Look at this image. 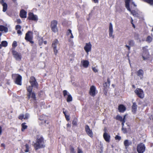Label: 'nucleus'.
<instances>
[{
	"mask_svg": "<svg viewBox=\"0 0 153 153\" xmlns=\"http://www.w3.org/2000/svg\"><path fill=\"white\" fill-rule=\"evenodd\" d=\"M6 13L7 14V15H8L9 16H10L11 15V13L10 12H9L8 11H7V12H6Z\"/></svg>",
	"mask_w": 153,
	"mask_h": 153,
	"instance_id": "5fc2aeb1",
	"label": "nucleus"
},
{
	"mask_svg": "<svg viewBox=\"0 0 153 153\" xmlns=\"http://www.w3.org/2000/svg\"><path fill=\"white\" fill-rule=\"evenodd\" d=\"M20 16L22 18H26L27 17V12L24 10H22L20 13Z\"/></svg>",
	"mask_w": 153,
	"mask_h": 153,
	"instance_id": "412c9836",
	"label": "nucleus"
},
{
	"mask_svg": "<svg viewBox=\"0 0 153 153\" xmlns=\"http://www.w3.org/2000/svg\"><path fill=\"white\" fill-rule=\"evenodd\" d=\"M137 76L140 77V79H142L143 77V71L141 69H139L137 72Z\"/></svg>",
	"mask_w": 153,
	"mask_h": 153,
	"instance_id": "4be33fe9",
	"label": "nucleus"
},
{
	"mask_svg": "<svg viewBox=\"0 0 153 153\" xmlns=\"http://www.w3.org/2000/svg\"><path fill=\"white\" fill-rule=\"evenodd\" d=\"M103 137L104 140L106 141L109 142L110 141V136L109 134L105 132L103 134Z\"/></svg>",
	"mask_w": 153,
	"mask_h": 153,
	"instance_id": "6ab92c4d",
	"label": "nucleus"
},
{
	"mask_svg": "<svg viewBox=\"0 0 153 153\" xmlns=\"http://www.w3.org/2000/svg\"><path fill=\"white\" fill-rule=\"evenodd\" d=\"M2 133V129H1V128L0 126V135Z\"/></svg>",
	"mask_w": 153,
	"mask_h": 153,
	"instance_id": "0e129e2a",
	"label": "nucleus"
},
{
	"mask_svg": "<svg viewBox=\"0 0 153 153\" xmlns=\"http://www.w3.org/2000/svg\"><path fill=\"white\" fill-rule=\"evenodd\" d=\"M17 46V42L16 41H14L13 42L12 44V46L14 48L16 47Z\"/></svg>",
	"mask_w": 153,
	"mask_h": 153,
	"instance_id": "58836bf2",
	"label": "nucleus"
},
{
	"mask_svg": "<svg viewBox=\"0 0 153 153\" xmlns=\"http://www.w3.org/2000/svg\"><path fill=\"white\" fill-rule=\"evenodd\" d=\"M28 19L29 20H32L35 21H37L38 20L37 16L36 15H34L33 13L31 12L29 13Z\"/></svg>",
	"mask_w": 153,
	"mask_h": 153,
	"instance_id": "1a4fd4ad",
	"label": "nucleus"
},
{
	"mask_svg": "<svg viewBox=\"0 0 153 153\" xmlns=\"http://www.w3.org/2000/svg\"><path fill=\"white\" fill-rule=\"evenodd\" d=\"M33 87L31 86H29L27 88V91L28 92L27 96H36L34 92L32 91Z\"/></svg>",
	"mask_w": 153,
	"mask_h": 153,
	"instance_id": "9b49d317",
	"label": "nucleus"
},
{
	"mask_svg": "<svg viewBox=\"0 0 153 153\" xmlns=\"http://www.w3.org/2000/svg\"><path fill=\"white\" fill-rule=\"evenodd\" d=\"M92 1L95 3H97L98 2V0H92Z\"/></svg>",
	"mask_w": 153,
	"mask_h": 153,
	"instance_id": "4d7b16f0",
	"label": "nucleus"
},
{
	"mask_svg": "<svg viewBox=\"0 0 153 153\" xmlns=\"http://www.w3.org/2000/svg\"><path fill=\"white\" fill-rule=\"evenodd\" d=\"M25 124V123H23L22 125V131H24V130L25 129H26L27 128V126Z\"/></svg>",
	"mask_w": 153,
	"mask_h": 153,
	"instance_id": "72a5a7b5",
	"label": "nucleus"
},
{
	"mask_svg": "<svg viewBox=\"0 0 153 153\" xmlns=\"http://www.w3.org/2000/svg\"><path fill=\"white\" fill-rule=\"evenodd\" d=\"M59 43V41L58 40L56 39H55L53 41V42L52 45V47L53 48H54V46H55L56 47H57V45Z\"/></svg>",
	"mask_w": 153,
	"mask_h": 153,
	"instance_id": "bb28decb",
	"label": "nucleus"
},
{
	"mask_svg": "<svg viewBox=\"0 0 153 153\" xmlns=\"http://www.w3.org/2000/svg\"><path fill=\"white\" fill-rule=\"evenodd\" d=\"M134 36L135 39L138 40L139 38V35L136 33L134 34Z\"/></svg>",
	"mask_w": 153,
	"mask_h": 153,
	"instance_id": "ea45409f",
	"label": "nucleus"
},
{
	"mask_svg": "<svg viewBox=\"0 0 153 153\" xmlns=\"http://www.w3.org/2000/svg\"><path fill=\"white\" fill-rule=\"evenodd\" d=\"M17 22L18 24L21 23L22 22L21 20L20 19H17Z\"/></svg>",
	"mask_w": 153,
	"mask_h": 153,
	"instance_id": "052dcab7",
	"label": "nucleus"
},
{
	"mask_svg": "<svg viewBox=\"0 0 153 153\" xmlns=\"http://www.w3.org/2000/svg\"><path fill=\"white\" fill-rule=\"evenodd\" d=\"M131 144V142L128 140H126L124 142V144L126 147L129 146Z\"/></svg>",
	"mask_w": 153,
	"mask_h": 153,
	"instance_id": "c85d7f7f",
	"label": "nucleus"
},
{
	"mask_svg": "<svg viewBox=\"0 0 153 153\" xmlns=\"http://www.w3.org/2000/svg\"><path fill=\"white\" fill-rule=\"evenodd\" d=\"M6 84L8 85H10V80H7V82L6 83Z\"/></svg>",
	"mask_w": 153,
	"mask_h": 153,
	"instance_id": "6e6d98bb",
	"label": "nucleus"
},
{
	"mask_svg": "<svg viewBox=\"0 0 153 153\" xmlns=\"http://www.w3.org/2000/svg\"><path fill=\"white\" fill-rule=\"evenodd\" d=\"M53 48L54 54L55 55H56L58 53V50L56 49L57 47H56L55 46H54V48Z\"/></svg>",
	"mask_w": 153,
	"mask_h": 153,
	"instance_id": "4c0bfd02",
	"label": "nucleus"
},
{
	"mask_svg": "<svg viewBox=\"0 0 153 153\" xmlns=\"http://www.w3.org/2000/svg\"><path fill=\"white\" fill-rule=\"evenodd\" d=\"M128 44L130 46H133L134 44V41L132 40H131L128 41Z\"/></svg>",
	"mask_w": 153,
	"mask_h": 153,
	"instance_id": "473e14b6",
	"label": "nucleus"
},
{
	"mask_svg": "<svg viewBox=\"0 0 153 153\" xmlns=\"http://www.w3.org/2000/svg\"><path fill=\"white\" fill-rule=\"evenodd\" d=\"M72 124L73 125H76V121H73L72 122Z\"/></svg>",
	"mask_w": 153,
	"mask_h": 153,
	"instance_id": "bf43d9fd",
	"label": "nucleus"
},
{
	"mask_svg": "<svg viewBox=\"0 0 153 153\" xmlns=\"http://www.w3.org/2000/svg\"><path fill=\"white\" fill-rule=\"evenodd\" d=\"M1 44L2 46L6 47L7 46L8 43L7 41H3L1 42Z\"/></svg>",
	"mask_w": 153,
	"mask_h": 153,
	"instance_id": "2f4dec72",
	"label": "nucleus"
},
{
	"mask_svg": "<svg viewBox=\"0 0 153 153\" xmlns=\"http://www.w3.org/2000/svg\"><path fill=\"white\" fill-rule=\"evenodd\" d=\"M85 131L87 134L90 137H92L93 136V133L92 130L90 129L88 125H86L85 127Z\"/></svg>",
	"mask_w": 153,
	"mask_h": 153,
	"instance_id": "ddd939ff",
	"label": "nucleus"
},
{
	"mask_svg": "<svg viewBox=\"0 0 153 153\" xmlns=\"http://www.w3.org/2000/svg\"><path fill=\"white\" fill-rule=\"evenodd\" d=\"M29 117V114H28L26 113L25 114H20L19 117V118L20 120H22L23 119H27Z\"/></svg>",
	"mask_w": 153,
	"mask_h": 153,
	"instance_id": "aec40b11",
	"label": "nucleus"
},
{
	"mask_svg": "<svg viewBox=\"0 0 153 153\" xmlns=\"http://www.w3.org/2000/svg\"><path fill=\"white\" fill-rule=\"evenodd\" d=\"M131 23L132 24H134L133 23V20L131 18Z\"/></svg>",
	"mask_w": 153,
	"mask_h": 153,
	"instance_id": "774afa93",
	"label": "nucleus"
},
{
	"mask_svg": "<svg viewBox=\"0 0 153 153\" xmlns=\"http://www.w3.org/2000/svg\"><path fill=\"white\" fill-rule=\"evenodd\" d=\"M110 84V81L108 78L107 79V81L104 84V86L105 88H107L109 87Z\"/></svg>",
	"mask_w": 153,
	"mask_h": 153,
	"instance_id": "393cba45",
	"label": "nucleus"
},
{
	"mask_svg": "<svg viewBox=\"0 0 153 153\" xmlns=\"http://www.w3.org/2000/svg\"><path fill=\"white\" fill-rule=\"evenodd\" d=\"M63 96H71L66 90H64L63 91Z\"/></svg>",
	"mask_w": 153,
	"mask_h": 153,
	"instance_id": "f704fd0d",
	"label": "nucleus"
},
{
	"mask_svg": "<svg viewBox=\"0 0 153 153\" xmlns=\"http://www.w3.org/2000/svg\"><path fill=\"white\" fill-rule=\"evenodd\" d=\"M97 93L96 87L93 85L91 86L89 90V94L91 96H95Z\"/></svg>",
	"mask_w": 153,
	"mask_h": 153,
	"instance_id": "9d476101",
	"label": "nucleus"
},
{
	"mask_svg": "<svg viewBox=\"0 0 153 153\" xmlns=\"http://www.w3.org/2000/svg\"><path fill=\"white\" fill-rule=\"evenodd\" d=\"M126 116V115H124L123 118L120 115H117L116 117V119L117 120H118L121 122H122V126H124V123L125 122V117Z\"/></svg>",
	"mask_w": 153,
	"mask_h": 153,
	"instance_id": "a211bd4d",
	"label": "nucleus"
},
{
	"mask_svg": "<svg viewBox=\"0 0 153 153\" xmlns=\"http://www.w3.org/2000/svg\"><path fill=\"white\" fill-rule=\"evenodd\" d=\"M29 82L31 86L34 88H37L38 85L36 80L34 77L32 76L30 77Z\"/></svg>",
	"mask_w": 153,
	"mask_h": 153,
	"instance_id": "0eeeda50",
	"label": "nucleus"
},
{
	"mask_svg": "<svg viewBox=\"0 0 153 153\" xmlns=\"http://www.w3.org/2000/svg\"><path fill=\"white\" fill-rule=\"evenodd\" d=\"M0 31H4L5 33H7L8 31V29L7 27H6L4 25H0Z\"/></svg>",
	"mask_w": 153,
	"mask_h": 153,
	"instance_id": "b1692460",
	"label": "nucleus"
},
{
	"mask_svg": "<svg viewBox=\"0 0 153 153\" xmlns=\"http://www.w3.org/2000/svg\"><path fill=\"white\" fill-rule=\"evenodd\" d=\"M69 33L71 34V33H72L71 30L70 29H69L68 30L67 35H69Z\"/></svg>",
	"mask_w": 153,
	"mask_h": 153,
	"instance_id": "8fccbe9b",
	"label": "nucleus"
},
{
	"mask_svg": "<svg viewBox=\"0 0 153 153\" xmlns=\"http://www.w3.org/2000/svg\"><path fill=\"white\" fill-rule=\"evenodd\" d=\"M29 98L32 101L36 100L35 96H29Z\"/></svg>",
	"mask_w": 153,
	"mask_h": 153,
	"instance_id": "c03bdc74",
	"label": "nucleus"
},
{
	"mask_svg": "<svg viewBox=\"0 0 153 153\" xmlns=\"http://www.w3.org/2000/svg\"><path fill=\"white\" fill-rule=\"evenodd\" d=\"M67 126L68 127H70L71 126V124L69 123L67 124Z\"/></svg>",
	"mask_w": 153,
	"mask_h": 153,
	"instance_id": "e2e57ef3",
	"label": "nucleus"
},
{
	"mask_svg": "<svg viewBox=\"0 0 153 153\" xmlns=\"http://www.w3.org/2000/svg\"><path fill=\"white\" fill-rule=\"evenodd\" d=\"M13 57L16 60L20 61L21 60L22 58V56L20 53L17 52L16 51L13 50L12 51Z\"/></svg>",
	"mask_w": 153,
	"mask_h": 153,
	"instance_id": "423d86ee",
	"label": "nucleus"
},
{
	"mask_svg": "<svg viewBox=\"0 0 153 153\" xmlns=\"http://www.w3.org/2000/svg\"><path fill=\"white\" fill-rule=\"evenodd\" d=\"M121 139V137L118 136V135H116V137H115V139L116 140H120Z\"/></svg>",
	"mask_w": 153,
	"mask_h": 153,
	"instance_id": "a18cd8bd",
	"label": "nucleus"
},
{
	"mask_svg": "<svg viewBox=\"0 0 153 153\" xmlns=\"http://www.w3.org/2000/svg\"><path fill=\"white\" fill-rule=\"evenodd\" d=\"M44 43V44L46 45L47 43V42L46 41H45L43 42V38H41L39 40V44L41 45L43 43Z\"/></svg>",
	"mask_w": 153,
	"mask_h": 153,
	"instance_id": "c756f323",
	"label": "nucleus"
},
{
	"mask_svg": "<svg viewBox=\"0 0 153 153\" xmlns=\"http://www.w3.org/2000/svg\"><path fill=\"white\" fill-rule=\"evenodd\" d=\"M118 109L119 111L120 112H123L126 110V108L122 105H119Z\"/></svg>",
	"mask_w": 153,
	"mask_h": 153,
	"instance_id": "5701e85b",
	"label": "nucleus"
},
{
	"mask_svg": "<svg viewBox=\"0 0 153 153\" xmlns=\"http://www.w3.org/2000/svg\"><path fill=\"white\" fill-rule=\"evenodd\" d=\"M70 151L72 153H75L74 149L73 148H71L70 149Z\"/></svg>",
	"mask_w": 153,
	"mask_h": 153,
	"instance_id": "3c124183",
	"label": "nucleus"
},
{
	"mask_svg": "<svg viewBox=\"0 0 153 153\" xmlns=\"http://www.w3.org/2000/svg\"><path fill=\"white\" fill-rule=\"evenodd\" d=\"M152 40V38L150 36H147L146 39V41L149 43H150Z\"/></svg>",
	"mask_w": 153,
	"mask_h": 153,
	"instance_id": "7c9ffc66",
	"label": "nucleus"
},
{
	"mask_svg": "<svg viewBox=\"0 0 153 153\" xmlns=\"http://www.w3.org/2000/svg\"><path fill=\"white\" fill-rule=\"evenodd\" d=\"M131 1V0H125V7L127 9L130 11L131 13L134 16H137L138 15V13L134 10H131L130 8L129 3Z\"/></svg>",
	"mask_w": 153,
	"mask_h": 153,
	"instance_id": "7ed1b4c3",
	"label": "nucleus"
},
{
	"mask_svg": "<svg viewBox=\"0 0 153 153\" xmlns=\"http://www.w3.org/2000/svg\"><path fill=\"white\" fill-rule=\"evenodd\" d=\"M45 94V92L44 91H41L39 93V96H41L44 95Z\"/></svg>",
	"mask_w": 153,
	"mask_h": 153,
	"instance_id": "37998d69",
	"label": "nucleus"
},
{
	"mask_svg": "<svg viewBox=\"0 0 153 153\" xmlns=\"http://www.w3.org/2000/svg\"><path fill=\"white\" fill-rule=\"evenodd\" d=\"M134 92L137 96H143V95H144L143 91L140 88H137L135 90Z\"/></svg>",
	"mask_w": 153,
	"mask_h": 153,
	"instance_id": "f3484780",
	"label": "nucleus"
},
{
	"mask_svg": "<svg viewBox=\"0 0 153 153\" xmlns=\"http://www.w3.org/2000/svg\"><path fill=\"white\" fill-rule=\"evenodd\" d=\"M131 4L135 7L137 6V5L135 4L134 2H132Z\"/></svg>",
	"mask_w": 153,
	"mask_h": 153,
	"instance_id": "69168bd1",
	"label": "nucleus"
},
{
	"mask_svg": "<svg viewBox=\"0 0 153 153\" xmlns=\"http://www.w3.org/2000/svg\"><path fill=\"white\" fill-rule=\"evenodd\" d=\"M43 116H40L39 118V119L40 120H41L42 121V123L43 124H44V123H46V121L45 120V119L43 118H42V117H43Z\"/></svg>",
	"mask_w": 153,
	"mask_h": 153,
	"instance_id": "e433bc0d",
	"label": "nucleus"
},
{
	"mask_svg": "<svg viewBox=\"0 0 153 153\" xmlns=\"http://www.w3.org/2000/svg\"><path fill=\"white\" fill-rule=\"evenodd\" d=\"M109 37H112V38H113L114 37V36L113 35V25L110 22L109 23Z\"/></svg>",
	"mask_w": 153,
	"mask_h": 153,
	"instance_id": "2eb2a0df",
	"label": "nucleus"
},
{
	"mask_svg": "<svg viewBox=\"0 0 153 153\" xmlns=\"http://www.w3.org/2000/svg\"><path fill=\"white\" fill-rule=\"evenodd\" d=\"M32 39H30V41H27L33 44L34 43V42L32 41Z\"/></svg>",
	"mask_w": 153,
	"mask_h": 153,
	"instance_id": "680f3d73",
	"label": "nucleus"
},
{
	"mask_svg": "<svg viewBox=\"0 0 153 153\" xmlns=\"http://www.w3.org/2000/svg\"><path fill=\"white\" fill-rule=\"evenodd\" d=\"M58 22L57 21L54 20L51 22V27L53 32L56 33L58 31L57 25Z\"/></svg>",
	"mask_w": 153,
	"mask_h": 153,
	"instance_id": "39448f33",
	"label": "nucleus"
},
{
	"mask_svg": "<svg viewBox=\"0 0 153 153\" xmlns=\"http://www.w3.org/2000/svg\"><path fill=\"white\" fill-rule=\"evenodd\" d=\"M145 147L144 144L140 143L137 146V151L138 153H143L145 151Z\"/></svg>",
	"mask_w": 153,
	"mask_h": 153,
	"instance_id": "6e6552de",
	"label": "nucleus"
},
{
	"mask_svg": "<svg viewBox=\"0 0 153 153\" xmlns=\"http://www.w3.org/2000/svg\"><path fill=\"white\" fill-rule=\"evenodd\" d=\"M92 69L93 71L95 73L97 72L98 71V70L96 69L95 67L92 68Z\"/></svg>",
	"mask_w": 153,
	"mask_h": 153,
	"instance_id": "de8ad7c7",
	"label": "nucleus"
},
{
	"mask_svg": "<svg viewBox=\"0 0 153 153\" xmlns=\"http://www.w3.org/2000/svg\"><path fill=\"white\" fill-rule=\"evenodd\" d=\"M33 32L30 31H28L25 34V39L26 41H30V39H32L33 38L31 36V34L32 35Z\"/></svg>",
	"mask_w": 153,
	"mask_h": 153,
	"instance_id": "f8f14e48",
	"label": "nucleus"
},
{
	"mask_svg": "<svg viewBox=\"0 0 153 153\" xmlns=\"http://www.w3.org/2000/svg\"><path fill=\"white\" fill-rule=\"evenodd\" d=\"M91 45L90 42H89L85 44V45L84 47V49L85 51L88 53L91 51Z\"/></svg>",
	"mask_w": 153,
	"mask_h": 153,
	"instance_id": "dca6fc26",
	"label": "nucleus"
},
{
	"mask_svg": "<svg viewBox=\"0 0 153 153\" xmlns=\"http://www.w3.org/2000/svg\"><path fill=\"white\" fill-rule=\"evenodd\" d=\"M89 64V62L87 60H83L82 62V65L85 68H87L88 67Z\"/></svg>",
	"mask_w": 153,
	"mask_h": 153,
	"instance_id": "cd10ccee",
	"label": "nucleus"
},
{
	"mask_svg": "<svg viewBox=\"0 0 153 153\" xmlns=\"http://www.w3.org/2000/svg\"><path fill=\"white\" fill-rule=\"evenodd\" d=\"M21 28V26L19 25H17L16 26L15 29L16 30H20Z\"/></svg>",
	"mask_w": 153,
	"mask_h": 153,
	"instance_id": "a19ab883",
	"label": "nucleus"
},
{
	"mask_svg": "<svg viewBox=\"0 0 153 153\" xmlns=\"http://www.w3.org/2000/svg\"><path fill=\"white\" fill-rule=\"evenodd\" d=\"M70 37L71 38H74V36L73 35L72 33H71V36Z\"/></svg>",
	"mask_w": 153,
	"mask_h": 153,
	"instance_id": "338daca9",
	"label": "nucleus"
},
{
	"mask_svg": "<svg viewBox=\"0 0 153 153\" xmlns=\"http://www.w3.org/2000/svg\"><path fill=\"white\" fill-rule=\"evenodd\" d=\"M125 46L128 48V50H130V47L129 45H125Z\"/></svg>",
	"mask_w": 153,
	"mask_h": 153,
	"instance_id": "13d9d810",
	"label": "nucleus"
},
{
	"mask_svg": "<svg viewBox=\"0 0 153 153\" xmlns=\"http://www.w3.org/2000/svg\"><path fill=\"white\" fill-rule=\"evenodd\" d=\"M123 127V126H122V130L123 133H126V132H127L126 129V128H124Z\"/></svg>",
	"mask_w": 153,
	"mask_h": 153,
	"instance_id": "49530a36",
	"label": "nucleus"
},
{
	"mask_svg": "<svg viewBox=\"0 0 153 153\" xmlns=\"http://www.w3.org/2000/svg\"><path fill=\"white\" fill-rule=\"evenodd\" d=\"M34 146L36 150L44 148L45 145L43 138L41 137H38L36 142L34 144Z\"/></svg>",
	"mask_w": 153,
	"mask_h": 153,
	"instance_id": "f257e3e1",
	"label": "nucleus"
},
{
	"mask_svg": "<svg viewBox=\"0 0 153 153\" xmlns=\"http://www.w3.org/2000/svg\"><path fill=\"white\" fill-rule=\"evenodd\" d=\"M4 0H1L0 1V3L3 6L2 11L4 12H6L7 8V4L4 2Z\"/></svg>",
	"mask_w": 153,
	"mask_h": 153,
	"instance_id": "4468645a",
	"label": "nucleus"
},
{
	"mask_svg": "<svg viewBox=\"0 0 153 153\" xmlns=\"http://www.w3.org/2000/svg\"><path fill=\"white\" fill-rule=\"evenodd\" d=\"M25 147L26 149L24 150V151L26 152H28L29 151V149L30 148L29 146H28V145L26 144L25 146Z\"/></svg>",
	"mask_w": 153,
	"mask_h": 153,
	"instance_id": "c9c22d12",
	"label": "nucleus"
},
{
	"mask_svg": "<svg viewBox=\"0 0 153 153\" xmlns=\"http://www.w3.org/2000/svg\"><path fill=\"white\" fill-rule=\"evenodd\" d=\"M17 33L18 34H19L20 35H21L22 34V33L20 30H17Z\"/></svg>",
	"mask_w": 153,
	"mask_h": 153,
	"instance_id": "09e8293b",
	"label": "nucleus"
},
{
	"mask_svg": "<svg viewBox=\"0 0 153 153\" xmlns=\"http://www.w3.org/2000/svg\"><path fill=\"white\" fill-rule=\"evenodd\" d=\"M77 153H82V151L81 149H80L79 148H78Z\"/></svg>",
	"mask_w": 153,
	"mask_h": 153,
	"instance_id": "603ef678",
	"label": "nucleus"
},
{
	"mask_svg": "<svg viewBox=\"0 0 153 153\" xmlns=\"http://www.w3.org/2000/svg\"><path fill=\"white\" fill-rule=\"evenodd\" d=\"M13 78H15V83L17 85H22V77L19 74H13L12 75Z\"/></svg>",
	"mask_w": 153,
	"mask_h": 153,
	"instance_id": "20e7f679",
	"label": "nucleus"
},
{
	"mask_svg": "<svg viewBox=\"0 0 153 153\" xmlns=\"http://www.w3.org/2000/svg\"><path fill=\"white\" fill-rule=\"evenodd\" d=\"M147 46L143 48V51L142 53V56L144 60L148 59L149 58L150 54Z\"/></svg>",
	"mask_w": 153,
	"mask_h": 153,
	"instance_id": "f03ea898",
	"label": "nucleus"
},
{
	"mask_svg": "<svg viewBox=\"0 0 153 153\" xmlns=\"http://www.w3.org/2000/svg\"><path fill=\"white\" fill-rule=\"evenodd\" d=\"M72 98L71 96H68L67 98V101L68 102H69L72 101Z\"/></svg>",
	"mask_w": 153,
	"mask_h": 153,
	"instance_id": "79ce46f5",
	"label": "nucleus"
},
{
	"mask_svg": "<svg viewBox=\"0 0 153 153\" xmlns=\"http://www.w3.org/2000/svg\"><path fill=\"white\" fill-rule=\"evenodd\" d=\"M137 106L136 104L135 103H133L132 106V112L135 114L136 113L137 110Z\"/></svg>",
	"mask_w": 153,
	"mask_h": 153,
	"instance_id": "a878e982",
	"label": "nucleus"
},
{
	"mask_svg": "<svg viewBox=\"0 0 153 153\" xmlns=\"http://www.w3.org/2000/svg\"><path fill=\"white\" fill-rule=\"evenodd\" d=\"M65 117L67 120H70L69 115H67V114H65Z\"/></svg>",
	"mask_w": 153,
	"mask_h": 153,
	"instance_id": "864d4df0",
	"label": "nucleus"
}]
</instances>
